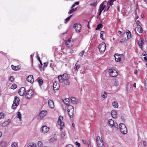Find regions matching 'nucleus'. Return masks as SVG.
<instances>
[{
  "label": "nucleus",
  "instance_id": "b1692460",
  "mask_svg": "<svg viewBox=\"0 0 147 147\" xmlns=\"http://www.w3.org/2000/svg\"><path fill=\"white\" fill-rule=\"evenodd\" d=\"M111 114L112 117L114 118L117 117V112L115 111H112L111 112Z\"/></svg>",
  "mask_w": 147,
  "mask_h": 147
},
{
  "label": "nucleus",
  "instance_id": "c03bdc74",
  "mask_svg": "<svg viewBox=\"0 0 147 147\" xmlns=\"http://www.w3.org/2000/svg\"><path fill=\"white\" fill-rule=\"evenodd\" d=\"M14 77L13 76H10L8 78L9 80L11 82L14 80Z\"/></svg>",
  "mask_w": 147,
  "mask_h": 147
},
{
  "label": "nucleus",
  "instance_id": "bf43d9fd",
  "mask_svg": "<svg viewBox=\"0 0 147 147\" xmlns=\"http://www.w3.org/2000/svg\"><path fill=\"white\" fill-rule=\"evenodd\" d=\"M65 147H74L72 145H71V144H68Z\"/></svg>",
  "mask_w": 147,
  "mask_h": 147
},
{
  "label": "nucleus",
  "instance_id": "4468645a",
  "mask_svg": "<svg viewBox=\"0 0 147 147\" xmlns=\"http://www.w3.org/2000/svg\"><path fill=\"white\" fill-rule=\"evenodd\" d=\"M34 92L32 90H29L27 92L26 96L27 99L30 98L34 94Z\"/></svg>",
  "mask_w": 147,
  "mask_h": 147
},
{
  "label": "nucleus",
  "instance_id": "5701e85b",
  "mask_svg": "<svg viewBox=\"0 0 147 147\" xmlns=\"http://www.w3.org/2000/svg\"><path fill=\"white\" fill-rule=\"evenodd\" d=\"M10 122L9 119H8L7 121H5L2 124V126L3 127H5L7 126Z\"/></svg>",
  "mask_w": 147,
  "mask_h": 147
},
{
  "label": "nucleus",
  "instance_id": "39448f33",
  "mask_svg": "<svg viewBox=\"0 0 147 147\" xmlns=\"http://www.w3.org/2000/svg\"><path fill=\"white\" fill-rule=\"evenodd\" d=\"M106 5L108 6V2L107 1H104L100 5L99 9V15H100L102 11L105 8L104 11H105L106 9L105 7H106Z\"/></svg>",
  "mask_w": 147,
  "mask_h": 147
},
{
  "label": "nucleus",
  "instance_id": "58836bf2",
  "mask_svg": "<svg viewBox=\"0 0 147 147\" xmlns=\"http://www.w3.org/2000/svg\"><path fill=\"white\" fill-rule=\"evenodd\" d=\"M39 84L40 85H42L43 83V81L42 79H39L38 80Z\"/></svg>",
  "mask_w": 147,
  "mask_h": 147
},
{
  "label": "nucleus",
  "instance_id": "f3484780",
  "mask_svg": "<svg viewBox=\"0 0 147 147\" xmlns=\"http://www.w3.org/2000/svg\"><path fill=\"white\" fill-rule=\"evenodd\" d=\"M73 41L71 40V38H69L66 41L65 44L67 47L70 48L73 45Z\"/></svg>",
  "mask_w": 147,
  "mask_h": 147
},
{
  "label": "nucleus",
  "instance_id": "393cba45",
  "mask_svg": "<svg viewBox=\"0 0 147 147\" xmlns=\"http://www.w3.org/2000/svg\"><path fill=\"white\" fill-rule=\"evenodd\" d=\"M137 28L138 31L140 33H142L143 32V30L142 27L140 25H137Z\"/></svg>",
  "mask_w": 147,
  "mask_h": 147
},
{
  "label": "nucleus",
  "instance_id": "338daca9",
  "mask_svg": "<svg viewBox=\"0 0 147 147\" xmlns=\"http://www.w3.org/2000/svg\"><path fill=\"white\" fill-rule=\"evenodd\" d=\"M136 23V24H138V25H139V24L140 23V22L139 21H138V20L137 21Z\"/></svg>",
  "mask_w": 147,
  "mask_h": 147
},
{
  "label": "nucleus",
  "instance_id": "aec40b11",
  "mask_svg": "<svg viewBox=\"0 0 147 147\" xmlns=\"http://www.w3.org/2000/svg\"><path fill=\"white\" fill-rule=\"evenodd\" d=\"M26 80L31 83L33 82H34L33 76L32 75L29 76L26 78Z\"/></svg>",
  "mask_w": 147,
  "mask_h": 147
},
{
  "label": "nucleus",
  "instance_id": "9d476101",
  "mask_svg": "<svg viewBox=\"0 0 147 147\" xmlns=\"http://www.w3.org/2000/svg\"><path fill=\"white\" fill-rule=\"evenodd\" d=\"M98 48L100 53L104 52L106 48V45L105 42H102L100 44L98 47Z\"/></svg>",
  "mask_w": 147,
  "mask_h": 147
},
{
  "label": "nucleus",
  "instance_id": "ea45409f",
  "mask_svg": "<svg viewBox=\"0 0 147 147\" xmlns=\"http://www.w3.org/2000/svg\"><path fill=\"white\" fill-rule=\"evenodd\" d=\"M128 32H127V35L128 38H129L131 37V34L130 32L128 30Z\"/></svg>",
  "mask_w": 147,
  "mask_h": 147
},
{
  "label": "nucleus",
  "instance_id": "052dcab7",
  "mask_svg": "<svg viewBox=\"0 0 147 147\" xmlns=\"http://www.w3.org/2000/svg\"><path fill=\"white\" fill-rule=\"evenodd\" d=\"M76 145L78 146H80V144L79 143H78L77 142H76Z\"/></svg>",
  "mask_w": 147,
  "mask_h": 147
},
{
  "label": "nucleus",
  "instance_id": "c9c22d12",
  "mask_svg": "<svg viewBox=\"0 0 147 147\" xmlns=\"http://www.w3.org/2000/svg\"><path fill=\"white\" fill-rule=\"evenodd\" d=\"M101 96L104 98H106L107 97V93L106 92H104L103 93H101Z\"/></svg>",
  "mask_w": 147,
  "mask_h": 147
},
{
  "label": "nucleus",
  "instance_id": "dca6fc26",
  "mask_svg": "<svg viewBox=\"0 0 147 147\" xmlns=\"http://www.w3.org/2000/svg\"><path fill=\"white\" fill-rule=\"evenodd\" d=\"M79 2L78 1L75 3L72 6L71 9L68 12V14H71L77 8H74L73 7L76 5H79Z\"/></svg>",
  "mask_w": 147,
  "mask_h": 147
},
{
  "label": "nucleus",
  "instance_id": "4c0bfd02",
  "mask_svg": "<svg viewBox=\"0 0 147 147\" xmlns=\"http://www.w3.org/2000/svg\"><path fill=\"white\" fill-rule=\"evenodd\" d=\"M11 147H17L18 144L17 143L15 142H13L11 144Z\"/></svg>",
  "mask_w": 147,
  "mask_h": 147
},
{
  "label": "nucleus",
  "instance_id": "a878e982",
  "mask_svg": "<svg viewBox=\"0 0 147 147\" xmlns=\"http://www.w3.org/2000/svg\"><path fill=\"white\" fill-rule=\"evenodd\" d=\"M7 145V142L5 141H2L0 142V145L2 147H6Z\"/></svg>",
  "mask_w": 147,
  "mask_h": 147
},
{
  "label": "nucleus",
  "instance_id": "f8f14e48",
  "mask_svg": "<svg viewBox=\"0 0 147 147\" xmlns=\"http://www.w3.org/2000/svg\"><path fill=\"white\" fill-rule=\"evenodd\" d=\"M109 73L110 75L113 77H116L118 74L117 71L114 69H110Z\"/></svg>",
  "mask_w": 147,
  "mask_h": 147
},
{
  "label": "nucleus",
  "instance_id": "09e8293b",
  "mask_svg": "<svg viewBox=\"0 0 147 147\" xmlns=\"http://www.w3.org/2000/svg\"><path fill=\"white\" fill-rule=\"evenodd\" d=\"M115 0H110L109 2L108 3V5H109L110 6L113 4V2Z\"/></svg>",
  "mask_w": 147,
  "mask_h": 147
},
{
  "label": "nucleus",
  "instance_id": "2eb2a0df",
  "mask_svg": "<svg viewBox=\"0 0 147 147\" xmlns=\"http://www.w3.org/2000/svg\"><path fill=\"white\" fill-rule=\"evenodd\" d=\"M49 128L47 126H42L41 129V132L43 134L47 133L49 130Z\"/></svg>",
  "mask_w": 147,
  "mask_h": 147
},
{
  "label": "nucleus",
  "instance_id": "6e6d98bb",
  "mask_svg": "<svg viewBox=\"0 0 147 147\" xmlns=\"http://www.w3.org/2000/svg\"><path fill=\"white\" fill-rule=\"evenodd\" d=\"M82 142L84 144H86L87 142H86V140H82Z\"/></svg>",
  "mask_w": 147,
  "mask_h": 147
},
{
  "label": "nucleus",
  "instance_id": "69168bd1",
  "mask_svg": "<svg viewBox=\"0 0 147 147\" xmlns=\"http://www.w3.org/2000/svg\"><path fill=\"white\" fill-rule=\"evenodd\" d=\"M143 58H144V60L145 61H147V57H144Z\"/></svg>",
  "mask_w": 147,
  "mask_h": 147
},
{
  "label": "nucleus",
  "instance_id": "f257e3e1",
  "mask_svg": "<svg viewBox=\"0 0 147 147\" xmlns=\"http://www.w3.org/2000/svg\"><path fill=\"white\" fill-rule=\"evenodd\" d=\"M108 124L110 125L113 129L117 130L119 128L116 122H114L112 119H110L108 121Z\"/></svg>",
  "mask_w": 147,
  "mask_h": 147
},
{
  "label": "nucleus",
  "instance_id": "0eeeda50",
  "mask_svg": "<svg viewBox=\"0 0 147 147\" xmlns=\"http://www.w3.org/2000/svg\"><path fill=\"white\" fill-rule=\"evenodd\" d=\"M119 127L121 133L125 134L127 132V129L125 125L123 123L120 124Z\"/></svg>",
  "mask_w": 147,
  "mask_h": 147
},
{
  "label": "nucleus",
  "instance_id": "9b49d317",
  "mask_svg": "<svg viewBox=\"0 0 147 147\" xmlns=\"http://www.w3.org/2000/svg\"><path fill=\"white\" fill-rule=\"evenodd\" d=\"M47 114V112L46 111L43 110L41 111L39 113L38 119H41L45 116Z\"/></svg>",
  "mask_w": 147,
  "mask_h": 147
},
{
  "label": "nucleus",
  "instance_id": "7c9ffc66",
  "mask_svg": "<svg viewBox=\"0 0 147 147\" xmlns=\"http://www.w3.org/2000/svg\"><path fill=\"white\" fill-rule=\"evenodd\" d=\"M12 69L14 70H17L20 69L19 66H15L13 65H11Z\"/></svg>",
  "mask_w": 147,
  "mask_h": 147
},
{
  "label": "nucleus",
  "instance_id": "1a4fd4ad",
  "mask_svg": "<svg viewBox=\"0 0 147 147\" xmlns=\"http://www.w3.org/2000/svg\"><path fill=\"white\" fill-rule=\"evenodd\" d=\"M114 56L116 61L118 62L123 61L124 60V57L123 54L118 55L115 54Z\"/></svg>",
  "mask_w": 147,
  "mask_h": 147
},
{
  "label": "nucleus",
  "instance_id": "13d9d810",
  "mask_svg": "<svg viewBox=\"0 0 147 147\" xmlns=\"http://www.w3.org/2000/svg\"><path fill=\"white\" fill-rule=\"evenodd\" d=\"M143 144L145 146H146L147 145V143L146 141H144L143 142Z\"/></svg>",
  "mask_w": 147,
  "mask_h": 147
},
{
  "label": "nucleus",
  "instance_id": "680f3d73",
  "mask_svg": "<svg viewBox=\"0 0 147 147\" xmlns=\"http://www.w3.org/2000/svg\"><path fill=\"white\" fill-rule=\"evenodd\" d=\"M142 55L145 56H146L147 55V54H146L145 52L142 53Z\"/></svg>",
  "mask_w": 147,
  "mask_h": 147
},
{
  "label": "nucleus",
  "instance_id": "3c124183",
  "mask_svg": "<svg viewBox=\"0 0 147 147\" xmlns=\"http://www.w3.org/2000/svg\"><path fill=\"white\" fill-rule=\"evenodd\" d=\"M126 39L125 38H123L120 40V42L121 43H122L124 42L125 40Z\"/></svg>",
  "mask_w": 147,
  "mask_h": 147
},
{
  "label": "nucleus",
  "instance_id": "a18cd8bd",
  "mask_svg": "<svg viewBox=\"0 0 147 147\" xmlns=\"http://www.w3.org/2000/svg\"><path fill=\"white\" fill-rule=\"evenodd\" d=\"M104 32L103 31H101L100 32V38L102 39H103V34H104Z\"/></svg>",
  "mask_w": 147,
  "mask_h": 147
},
{
  "label": "nucleus",
  "instance_id": "603ef678",
  "mask_svg": "<svg viewBox=\"0 0 147 147\" xmlns=\"http://www.w3.org/2000/svg\"><path fill=\"white\" fill-rule=\"evenodd\" d=\"M84 51H82L81 52H80L79 54V55L80 56L82 57V56L84 54Z\"/></svg>",
  "mask_w": 147,
  "mask_h": 147
},
{
  "label": "nucleus",
  "instance_id": "412c9836",
  "mask_svg": "<svg viewBox=\"0 0 147 147\" xmlns=\"http://www.w3.org/2000/svg\"><path fill=\"white\" fill-rule=\"evenodd\" d=\"M59 87V84L56 82H54L53 85V89L54 90H58Z\"/></svg>",
  "mask_w": 147,
  "mask_h": 147
},
{
  "label": "nucleus",
  "instance_id": "37998d69",
  "mask_svg": "<svg viewBox=\"0 0 147 147\" xmlns=\"http://www.w3.org/2000/svg\"><path fill=\"white\" fill-rule=\"evenodd\" d=\"M37 145L39 147H41L42 146V143L41 141H39L38 142Z\"/></svg>",
  "mask_w": 147,
  "mask_h": 147
},
{
  "label": "nucleus",
  "instance_id": "6e6552de",
  "mask_svg": "<svg viewBox=\"0 0 147 147\" xmlns=\"http://www.w3.org/2000/svg\"><path fill=\"white\" fill-rule=\"evenodd\" d=\"M58 78L60 82H63L65 80L68 79L69 77L67 74H65L59 76Z\"/></svg>",
  "mask_w": 147,
  "mask_h": 147
},
{
  "label": "nucleus",
  "instance_id": "72a5a7b5",
  "mask_svg": "<svg viewBox=\"0 0 147 147\" xmlns=\"http://www.w3.org/2000/svg\"><path fill=\"white\" fill-rule=\"evenodd\" d=\"M71 102L74 104H76V98L75 97H72L71 98Z\"/></svg>",
  "mask_w": 147,
  "mask_h": 147
},
{
  "label": "nucleus",
  "instance_id": "20e7f679",
  "mask_svg": "<svg viewBox=\"0 0 147 147\" xmlns=\"http://www.w3.org/2000/svg\"><path fill=\"white\" fill-rule=\"evenodd\" d=\"M20 100L17 96H15L13 104L11 108L12 109H15L16 108L19 104Z\"/></svg>",
  "mask_w": 147,
  "mask_h": 147
},
{
  "label": "nucleus",
  "instance_id": "5fc2aeb1",
  "mask_svg": "<svg viewBox=\"0 0 147 147\" xmlns=\"http://www.w3.org/2000/svg\"><path fill=\"white\" fill-rule=\"evenodd\" d=\"M37 56L38 57V59L39 60V62H40V64L41 65H42V63L41 61L40 60V58L39 57H38L37 55Z\"/></svg>",
  "mask_w": 147,
  "mask_h": 147
},
{
  "label": "nucleus",
  "instance_id": "423d86ee",
  "mask_svg": "<svg viewBox=\"0 0 147 147\" xmlns=\"http://www.w3.org/2000/svg\"><path fill=\"white\" fill-rule=\"evenodd\" d=\"M96 144L98 147H102L103 145V142L102 138L99 136L96 137Z\"/></svg>",
  "mask_w": 147,
  "mask_h": 147
},
{
  "label": "nucleus",
  "instance_id": "bb28decb",
  "mask_svg": "<svg viewBox=\"0 0 147 147\" xmlns=\"http://www.w3.org/2000/svg\"><path fill=\"white\" fill-rule=\"evenodd\" d=\"M28 147H36V144L33 142H30L27 144Z\"/></svg>",
  "mask_w": 147,
  "mask_h": 147
},
{
  "label": "nucleus",
  "instance_id": "774afa93",
  "mask_svg": "<svg viewBox=\"0 0 147 147\" xmlns=\"http://www.w3.org/2000/svg\"><path fill=\"white\" fill-rule=\"evenodd\" d=\"M117 84H118L117 82L116 81L115 83V86H117Z\"/></svg>",
  "mask_w": 147,
  "mask_h": 147
},
{
  "label": "nucleus",
  "instance_id": "4d7b16f0",
  "mask_svg": "<svg viewBox=\"0 0 147 147\" xmlns=\"http://www.w3.org/2000/svg\"><path fill=\"white\" fill-rule=\"evenodd\" d=\"M48 64V62L45 63L44 64V66L45 67H47V66Z\"/></svg>",
  "mask_w": 147,
  "mask_h": 147
},
{
  "label": "nucleus",
  "instance_id": "cd10ccee",
  "mask_svg": "<svg viewBox=\"0 0 147 147\" xmlns=\"http://www.w3.org/2000/svg\"><path fill=\"white\" fill-rule=\"evenodd\" d=\"M57 140V138L55 137H53L51 138L49 140L50 142L53 143L54 142L56 141Z\"/></svg>",
  "mask_w": 147,
  "mask_h": 147
},
{
  "label": "nucleus",
  "instance_id": "473e14b6",
  "mask_svg": "<svg viewBox=\"0 0 147 147\" xmlns=\"http://www.w3.org/2000/svg\"><path fill=\"white\" fill-rule=\"evenodd\" d=\"M86 144L88 145V147H92L91 140L90 139L88 140Z\"/></svg>",
  "mask_w": 147,
  "mask_h": 147
},
{
  "label": "nucleus",
  "instance_id": "7ed1b4c3",
  "mask_svg": "<svg viewBox=\"0 0 147 147\" xmlns=\"http://www.w3.org/2000/svg\"><path fill=\"white\" fill-rule=\"evenodd\" d=\"M63 117L60 116L59 117L58 119L57 123L58 125L60 126V131H62L65 127L64 123L63 121Z\"/></svg>",
  "mask_w": 147,
  "mask_h": 147
},
{
  "label": "nucleus",
  "instance_id": "de8ad7c7",
  "mask_svg": "<svg viewBox=\"0 0 147 147\" xmlns=\"http://www.w3.org/2000/svg\"><path fill=\"white\" fill-rule=\"evenodd\" d=\"M61 135L62 138H64L65 135V134L64 131H63L61 132Z\"/></svg>",
  "mask_w": 147,
  "mask_h": 147
},
{
  "label": "nucleus",
  "instance_id": "f704fd0d",
  "mask_svg": "<svg viewBox=\"0 0 147 147\" xmlns=\"http://www.w3.org/2000/svg\"><path fill=\"white\" fill-rule=\"evenodd\" d=\"M69 102V100L68 98H66L63 100L64 103L66 105H68Z\"/></svg>",
  "mask_w": 147,
  "mask_h": 147
},
{
  "label": "nucleus",
  "instance_id": "a211bd4d",
  "mask_svg": "<svg viewBox=\"0 0 147 147\" xmlns=\"http://www.w3.org/2000/svg\"><path fill=\"white\" fill-rule=\"evenodd\" d=\"M26 89L24 87H22L19 90L18 93L21 96H23L25 94Z\"/></svg>",
  "mask_w": 147,
  "mask_h": 147
},
{
  "label": "nucleus",
  "instance_id": "c756f323",
  "mask_svg": "<svg viewBox=\"0 0 147 147\" xmlns=\"http://www.w3.org/2000/svg\"><path fill=\"white\" fill-rule=\"evenodd\" d=\"M112 105L115 108H117L118 107V103L115 101L114 102L112 103Z\"/></svg>",
  "mask_w": 147,
  "mask_h": 147
},
{
  "label": "nucleus",
  "instance_id": "c85d7f7f",
  "mask_svg": "<svg viewBox=\"0 0 147 147\" xmlns=\"http://www.w3.org/2000/svg\"><path fill=\"white\" fill-rule=\"evenodd\" d=\"M21 116V114L19 112H18L17 113L16 117L19 119V120L20 121L22 120Z\"/></svg>",
  "mask_w": 147,
  "mask_h": 147
},
{
  "label": "nucleus",
  "instance_id": "ddd939ff",
  "mask_svg": "<svg viewBox=\"0 0 147 147\" xmlns=\"http://www.w3.org/2000/svg\"><path fill=\"white\" fill-rule=\"evenodd\" d=\"M73 27L75 28L76 32L78 33L80 32L81 26L80 24L76 23L74 24Z\"/></svg>",
  "mask_w": 147,
  "mask_h": 147
},
{
  "label": "nucleus",
  "instance_id": "49530a36",
  "mask_svg": "<svg viewBox=\"0 0 147 147\" xmlns=\"http://www.w3.org/2000/svg\"><path fill=\"white\" fill-rule=\"evenodd\" d=\"M63 82H64V84L66 85H68L69 84V82L68 80V79L65 80Z\"/></svg>",
  "mask_w": 147,
  "mask_h": 147
},
{
  "label": "nucleus",
  "instance_id": "e433bc0d",
  "mask_svg": "<svg viewBox=\"0 0 147 147\" xmlns=\"http://www.w3.org/2000/svg\"><path fill=\"white\" fill-rule=\"evenodd\" d=\"M102 25L101 24H98L97 27L96 28V30H98L100 29V28H101L102 27Z\"/></svg>",
  "mask_w": 147,
  "mask_h": 147
},
{
  "label": "nucleus",
  "instance_id": "a19ab883",
  "mask_svg": "<svg viewBox=\"0 0 147 147\" xmlns=\"http://www.w3.org/2000/svg\"><path fill=\"white\" fill-rule=\"evenodd\" d=\"M72 15H70L69 17L67 18L65 20V23H66L70 19V18H71V17Z\"/></svg>",
  "mask_w": 147,
  "mask_h": 147
},
{
  "label": "nucleus",
  "instance_id": "0e129e2a",
  "mask_svg": "<svg viewBox=\"0 0 147 147\" xmlns=\"http://www.w3.org/2000/svg\"><path fill=\"white\" fill-rule=\"evenodd\" d=\"M33 55H32H32H30V58H31V60H32V61L33 60V58H32V57H33Z\"/></svg>",
  "mask_w": 147,
  "mask_h": 147
},
{
  "label": "nucleus",
  "instance_id": "f03ea898",
  "mask_svg": "<svg viewBox=\"0 0 147 147\" xmlns=\"http://www.w3.org/2000/svg\"><path fill=\"white\" fill-rule=\"evenodd\" d=\"M68 114L70 118L73 117L74 113V107L69 105H68L67 106V110Z\"/></svg>",
  "mask_w": 147,
  "mask_h": 147
},
{
  "label": "nucleus",
  "instance_id": "4be33fe9",
  "mask_svg": "<svg viewBox=\"0 0 147 147\" xmlns=\"http://www.w3.org/2000/svg\"><path fill=\"white\" fill-rule=\"evenodd\" d=\"M143 40V38L140 37L138 41V44L140 48L142 49V42Z\"/></svg>",
  "mask_w": 147,
  "mask_h": 147
},
{
  "label": "nucleus",
  "instance_id": "6ab92c4d",
  "mask_svg": "<svg viewBox=\"0 0 147 147\" xmlns=\"http://www.w3.org/2000/svg\"><path fill=\"white\" fill-rule=\"evenodd\" d=\"M49 106L51 109H53L54 107V102L51 100H49L48 102Z\"/></svg>",
  "mask_w": 147,
  "mask_h": 147
},
{
  "label": "nucleus",
  "instance_id": "e2e57ef3",
  "mask_svg": "<svg viewBox=\"0 0 147 147\" xmlns=\"http://www.w3.org/2000/svg\"><path fill=\"white\" fill-rule=\"evenodd\" d=\"M133 86L135 87V88H136V84L135 83H134L133 84Z\"/></svg>",
  "mask_w": 147,
  "mask_h": 147
},
{
  "label": "nucleus",
  "instance_id": "8fccbe9b",
  "mask_svg": "<svg viewBox=\"0 0 147 147\" xmlns=\"http://www.w3.org/2000/svg\"><path fill=\"white\" fill-rule=\"evenodd\" d=\"M4 118V114L3 113H0V119Z\"/></svg>",
  "mask_w": 147,
  "mask_h": 147
},
{
  "label": "nucleus",
  "instance_id": "2f4dec72",
  "mask_svg": "<svg viewBox=\"0 0 147 147\" xmlns=\"http://www.w3.org/2000/svg\"><path fill=\"white\" fill-rule=\"evenodd\" d=\"M79 62V61H78L76 63L74 67V69L76 71H78V70L79 69V67L78 65V63Z\"/></svg>",
  "mask_w": 147,
  "mask_h": 147
},
{
  "label": "nucleus",
  "instance_id": "79ce46f5",
  "mask_svg": "<svg viewBox=\"0 0 147 147\" xmlns=\"http://www.w3.org/2000/svg\"><path fill=\"white\" fill-rule=\"evenodd\" d=\"M17 87V85L15 84H12L11 86V89H14L16 88Z\"/></svg>",
  "mask_w": 147,
  "mask_h": 147
},
{
  "label": "nucleus",
  "instance_id": "864d4df0",
  "mask_svg": "<svg viewBox=\"0 0 147 147\" xmlns=\"http://www.w3.org/2000/svg\"><path fill=\"white\" fill-rule=\"evenodd\" d=\"M96 4V2H94L93 3H91L90 5L91 6H95Z\"/></svg>",
  "mask_w": 147,
  "mask_h": 147
}]
</instances>
